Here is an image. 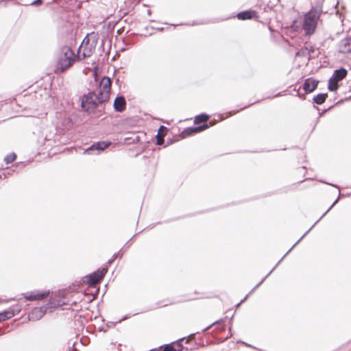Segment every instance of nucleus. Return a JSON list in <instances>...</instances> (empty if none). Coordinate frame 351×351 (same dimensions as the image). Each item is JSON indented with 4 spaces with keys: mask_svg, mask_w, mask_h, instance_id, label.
<instances>
[{
    "mask_svg": "<svg viewBox=\"0 0 351 351\" xmlns=\"http://www.w3.org/2000/svg\"><path fill=\"white\" fill-rule=\"evenodd\" d=\"M69 304V302L64 295H56L54 297L50 298L45 305L34 308L28 314V319L29 321H38L45 315L47 311L52 312L57 308Z\"/></svg>",
    "mask_w": 351,
    "mask_h": 351,
    "instance_id": "nucleus-1",
    "label": "nucleus"
},
{
    "mask_svg": "<svg viewBox=\"0 0 351 351\" xmlns=\"http://www.w3.org/2000/svg\"><path fill=\"white\" fill-rule=\"evenodd\" d=\"M323 3L319 1L315 7H313L304 17L302 23V29L304 34L311 36L315 32L317 27V20L322 13H327L328 11L324 12L322 10Z\"/></svg>",
    "mask_w": 351,
    "mask_h": 351,
    "instance_id": "nucleus-2",
    "label": "nucleus"
},
{
    "mask_svg": "<svg viewBox=\"0 0 351 351\" xmlns=\"http://www.w3.org/2000/svg\"><path fill=\"white\" fill-rule=\"evenodd\" d=\"M106 102L95 90H90L80 97L82 110L89 114L95 113L96 109Z\"/></svg>",
    "mask_w": 351,
    "mask_h": 351,
    "instance_id": "nucleus-3",
    "label": "nucleus"
},
{
    "mask_svg": "<svg viewBox=\"0 0 351 351\" xmlns=\"http://www.w3.org/2000/svg\"><path fill=\"white\" fill-rule=\"evenodd\" d=\"M75 59V53L71 47L67 45L62 46L57 58L55 71L56 73L64 72L73 65Z\"/></svg>",
    "mask_w": 351,
    "mask_h": 351,
    "instance_id": "nucleus-4",
    "label": "nucleus"
},
{
    "mask_svg": "<svg viewBox=\"0 0 351 351\" xmlns=\"http://www.w3.org/2000/svg\"><path fill=\"white\" fill-rule=\"evenodd\" d=\"M97 41L98 37L94 32L86 35L77 50L79 55L80 54L81 50H83L80 58L82 60L86 59L93 54Z\"/></svg>",
    "mask_w": 351,
    "mask_h": 351,
    "instance_id": "nucleus-5",
    "label": "nucleus"
},
{
    "mask_svg": "<svg viewBox=\"0 0 351 351\" xmlns=\"http://www.w3.org/2000/svg\"><path fill=\"white\" fill-rule=\"evenodd\" d=\"M216 123V120H212L209 121V123H203L200 125L185 128L181 132V138H184L202 132L203 131L215 125Z\"/></svg>",
    "mask_w": 351,
    "mask_h": 351,
    "instance_id": "nucleus-6",
    "label": "nucleus"
},
{
    "mask_svg": "<svg viewBox=\"0 0 351 351\" xmlns=\"http://www.w3.org/2000/svg\"><path fill=\"white\" fill-rule=\"evenodd\" d=\"M111 84V78L107 75L103 76L98 84V93L97 94L99 95V97H101L106 101H108L110 99Z\"/></svg>",
    "mask_w": 351,
    "mask_h": 351,
    "instance_id": "nucleus-7",
    "label": "nucleus"
},
{
    "mask_svg": "<svg viewBox=\"0 0 351 351\" xmlns=\"http://www.w3.org/2000/svg\"><path fill=\"white\" fill-rule=\"evenodd\" d=\"M106 274V268L99 267L93 272L86 275L83 281L89 287L94 288L95 287V284L97 282L101 281L104 278Z\"/></svg>",
    "mask_w": 351,
    "mask_h": 351,
    "instance_id": "nucleus-8",
    "label": "nucleus"
},
{
    "mask_svg": "<svg viewBox=\"0 0 351 351\" xmlns=\"http://www.w3.org/2000/svg\"><path fill=\"white\" fill-rule=\"evenodd\" d=\"M111 144L108 141H101L93 143L84 150V154L98 155Z\"/></svg>",
    "mask_w": 351,
    "mask_h": 351,
    "instance_id": "nucleus-9",
    "label": "nucleus"
},
{
    "mask_svg": "<svg viewBox=\"0 0 351 351\" xmlns=\"http://www.w3.org/2000/svg\"><path fill=\"white\" fill-rule=\"evenodd\" d=\"M319 83V80L311 77L305 79L300 87L305 91V93H311L317 89Z\"/></svg>",
    "mask_w": 351,
    "mask_h": 351,
    "instance_id": "nucleus-10",
    "label": "nucleus"
},
{
    "mask_svg": "<svg viewBox=\"0 0 351 351\" xmlns=\"http://www.w3.org/2000/svg\"><path fill=\"white\" fill-rule=\"evenodd\" d=\"M21 309L18 305H14L0 312V322L8 320L21 312Z\"/></svg>",
    "mask_w": 351,
    "mask_h": 351,
    "instance_id": "nucleus-11",
    "label": "nucleus"
},
{
    "mask_svg": "<svg viewBox=\"0 0 351 351\" xmlns=\"http://www.w3.org/2000/svg\"><path fill=\"white\" fill-rule=\"evenodd\" d=\"M113 108L115 112H122L126 108V100L123 95L118 94L113 102Z\"/></svg>",
    "mask_w": 351,
    "mask_h": 351,
    "instance_id": "nucleus-12",
    "label": "nucleus"
},
{
    "mask_svg": "<svg viewBox=\"0 0 351 351\" xmlns=\"http://www.w3.org/2000/svg\"><path fill=\"white\" fill-rule=\"evenodd\" d=\"M338 51L340 53H351V37L347 36L339 43Z\"/></svg>",
    "mask_w": 351,
    "mask_h": 351,
    "instance_id": "nucleus-13",
    "label": "nucleus"
},
{
    "mask_svg": "<svg viewBox=\"0 0 351 351\" xmlns=\"http://www.w3.org/2000/svg\"><path fill=\"white\" fill-rule=\"evenodd\" d=\"M225 321L223 319H221L219 320H217V321H215L213 323H212L211 324H210L209 326H206V328H203L202 330H201V332H205L206 330H208L211 326H213L214 324H217V328H219V330L221 331H223L225 330L226 329V326H225V324H224ZM200 332L199 331H197L196 332H194V333H191L190 334L188 337L189 338H191V339H193L195 337V336L197 335V334H199Z\"/></svg>",
    "mask_w": 351,
    "mask_h": 351,
    "instance_id": "nucleus-14",
    "label": "nucleus"
},
{
    "mask_svg": "<svg viewBox=\"0 0 351 351\" xmlns=\"http://www.w3.org/2000/svg\"><path fill=\"white\" fill-rule=\"evenodd\" d=\"M256 14H257V12L255 10L249 9V10H245L241 11V12H238L236 14V17L239 20L245 21V20L253 19ZM232 17H235V16H232ZM229 18L230 17H228V19H229ZM230 18H232V16Z\"/></svg>",
    "mask_w": 351,
    "mask_h": 351,
    "instance_id": "nucleus-15",
    "label": "nucleus"
},
{
    "mask_svg": "<svg viewBox=\"0 0 351 351\" xmlns=\"http://www.w3.org/2000/svg\"><path fill=\"white\" fill-rule=\"evenodd\" d=\"M348 75V70L343 66L339 67V69H335L333 71L332 76L330 79H332L335 81H341L344 79Z\"/></svg>",
    "mask_w": 351,
    "mask_h": 351,
    "instance_id": "nucleus-16",
    "label": "nucleus"
},
{
    "mask_svg": "<svg viewBox=\"0 0 351 351\" xmlns=\"http://www.w3.org/2000/svg\"><path fill=\"white\" fill-rule=\"evenodd\" d=\"M327 97H328L327 93H319L317 94L316 95H314L311 101L313 104L322 105L326 101Z\"/></svg>",
    "mask_w": 351,
    "mask_h": 351,
    "instance_id": "nucleus-17",
    "label": "nucleus"
},
{
    "mask_svg": "<svg viewBox=\"0 0 351 351\" xmlns=\"http://www.w3.org/2000/svg\"><path fill=\"white\" fill-rule=\"evenodd\" d=\"M35 301L40 300L47 298L50 294L49 290H34Z\"/></svg>",
    "mask_w": 351,
    "mask_h": 351,
    "instance_id": "nucleus-18",
    "label": "nucleus"
},
{
    "mask_svg": "<svg viewBox=\"0 0 351 351\" xmlns=\"http://www.w3.org/2000/svg\"><path fill=\"white\" fill-rule=\"evenodd\" d=\"M219 21L218 20L213 21L210 19H203L200 21H194L192 23H180V25H206L210 23H215Z\"/></svg>",
    "mask_w": 351,
    "mask_h": 351,
    "instance_id": "nucleus-19",
    "label": "nucleus"
},
{
    "mask_svg": "<svg viewBox=\"0 0 351 351\" xmlns=\"http://www.w3.org/2000/svg\"><path fill=\"white\" fill-rule=\"evenodd\" d=\"M328 90L330 92H336L339 88V84L337 83V81H335L332 79H328Z\"/></svg>",
    "mask_w": 351,
    "mask_h": 351,
    "instance_id": "nucleus-20",
    "label": "nucleus"
},
{
    "mask_svg": "<svg viewBox=\"0 0 351 351\" xmlns=\"http://www.w3.org/2000/svg\"><path fill=\"white\" fill-rule=\"evenodd\" d=\"M209 117V114L204 112L197 114L194 118V123L196 124L199 122L207 123L206 121Z\"/></svg>",
    "mask_w": 351,
    "mask_h": 351,
    "instance_id": "nucleus-21",
    "label": "nucleus"
},
{
    "mask_svg": "<svg viewBox=\"0 0 351 351\" xmlns=\"http://www.w3.org/2000/svg\"><path fill=\"white\" fill-rule=\"evenodd\" d=\"M120 250L118 252L114 253L112 256L106 263L104 267L102 268H106V271H108V267L112 263V262L117 258V257L119 256L120 258L122 257L123 253L121 252Z\"/></svg>",
    "mask_w": 351,
    "mask_h": 351,
    "instance_id": "nucleus-22",
    "label": "nucleus"
},
{
    "mask_svg": "<svg viewBox=\"0 0 351 351\" xmlns=\"http://www.w3.org/2000/svg\"><path fill=\"white\" fill-rule=\"evenodd\" d=\"M314 108H316L319 111V117L317 118L316 123H315V125L313 126L312 131L315 130L316 124L319 121V118L321 117H322L326 112L334 108V106H330L328 108L322 110V112H320V109L318 107H316L315 106H314Z\"/></svg>",
    "mask_w": 351,
    "mask_h": 351,
    "instance_id": "nucleus-23",
    "label": "nucleus"
},
{
    "mask_svg": "<svg viewBox=\"0 0 351 351\" xmlns=\"http://www.w3.org/2000/svg\"><path fill=\"white\" fill-rule=\"evenodd\" d=\"M186 337L180 338L178 340H176L173 343H175L174 346L176 347V350H180V351H189V348L186 347H184L182 343H181L182 341H183Z\"/></svg>",
    "mask_w": 351,
    "mask_h": 351,
    "instance_id": "nucleus-24",
    "label": "nucleus"
},
{
    "mask_svg": "<svg viewBox=\"0 0 351 351\" xmlns=\"http://www.w3.org/2000/svg\"><path fill=\"white\" fill-rule=\"evenodd\" d=\"M260 101H261V100H257V101H254V102L250 103V104H247V105H246V106H243V108H240L239 110H233V111H229V112H228L227 113L228 114V116H229V117L232 116V115H234V114H237V113H238V112H241V110H245V109H246V108H249V107L252 106V105H254V104H256V103L260 102Z\"/></svg>",
    "mask_w": 351,
    "mask_h": 351,
    "instance_id": "nucleus-25",
    "label": "nucleus"
},
{
    "mask_svg": "<svg viewBox=\"0 0 351 351\" xmlns=\"http://www.w3.org/2000/svg\"><path fill=\"white\" fill-rule=\"evenodd\" d=\"M16 154L14 152H12L6 155L4 158V162L8 165L13 162L16 159Z\"/></svg>",
    "mask_w": 351,
    "mask_h": 351,
    "instance_id": "nucleus-26",
    "label": "nucleus"
},
{
    "mask_svg": "<svg viewBox=\"0 0 351 351\" xmlns=\"http://www.w3.org/2000/svg\"><path fill=\"white\" fill-rule=\"evenodd\" d=\"M25 301L33 302L35 301L34 291H28L22 293Z\"/></svg>",
    "mask_w": 351,
    "mask_h": 351,
    "instance_id": "nucleus-27",
    "label": "nucleus"
},
{
    "mask_svg": "<svg viewBox=\"0 0 351 351\" xmlns=\"http://www.w3.org/2000/svg\"><path fill=\"white\" fill-rule=\"evenodd\" d=\"M165 134H160L158 132L156 136V144L158 145H162L165 143Z\"/></svg>",
    "mask_w": 351,
    "mask_h": 351,
    "instance_id": "nucleus-28",
    "label": "nucleus"
},
{
    "mask_svg": "<svg viewBox=\"0 0 351 351\" xmlns=\"http://www.w3.org/2000/svg\"><path fill=\"white\" fill-rule=\"evenodd\" d=\"M308 55V47H302L298 50L295 53L296 57H305Z\"/></svg>",
    "mask_w": 351,
    "mask_h": 351,
    "instance_id": "nucleus-29",
    "label": "nucleus"
},
{
    "mask_svg": "<svg viewBox=\"0 0 351 351\" xmlns=\"http://www.w3.org/2000/svg\"><path fill=\"white\" fill-rule=\"evenodd\" d=\"M162 346L164 347L162 351H180V350H176V347L173 345V343L165 344Z\"/></svg>",
    "mask_w": 351,
    "mask_h": 351,
    "instance_id": "nucleus-30",
    "label": "nucleus"
},
{
    "mask_svg": "<svg viewBox=\"0 0 351 351\" xmlns=\"http://www.w3.org/2000/svg\"><path fill=\"white\" fill-rule=\"evenodd\" d=\"M180 139H182L181 136L180 138L176 137V136H173L172 138H167V143L165 145H163V147H166L167 146H169V145L173 144L174 143L178 141Z\"/></svg>",
    "mask_w": 351,
    "mask_h": 351,
    "instance_id": "nucleus-31",
    "label": "nucleus"
},
{
    "mask_svg": "<svg viewBox=\"0 0 351 351\" xmlns=\"http://www.w3.org/2000/svg\"><path fill=\"white\" fill-rule=\"evenodd\" d=\"M272 273V271H270L255 287L249 292V293H252L254 291H255L259 286H261L263 282L269 277V276Z\"/></svg>",
    "mask_w": 351,
    "mask_h": 351,
    "instance_id": "nucleus-32",
    "label": "nucleus"
},
{
    "mask_svg": "<svg viewBox=\"0 0 351 351\" xmlns=\"http://www.w3.org/2000/svg\"><path fill=\"white\" fill-rule=\"evenodd\" d=\"M272 273V271H270L255 287L249 292V293H252L254 291H255L259 286H261L263 282L269 277V276Z\"/></svg>",
    "mask_w": 351,
    "mask_h": 351,
    "instance_id": "nucleus-33",
    "label": "nucleus"
},
{
    "mask_svg": "<svg viewBox=\"0 0 351 351\" xmlns=\"http://www.w3.org/2000/svg\"><path fill=\"white\" fill-rule=\"evenodd\" d=\"M272 273V271H270L255 287L249 292V293H252L254 291H255L259 286H261L263 282L269 277V276Z\"/></svg>",
    "mask_w": 351,
    "mask_h": 351,
    "instance_id": "nucleus-34",
    "label": "nucleus"
},
{
    "mask_svg": "<svg viewBox=\"0 0 351 351\" xmlns=\"http://www.w3.org/2000/svg\"><path fill=\"white\" fill-rule=\"evenodd\" d=\"M339 195H340V193H339ZM339 196H338V197L333 202V203L332 204V205L327 209V210L322 214V215L321 216V218H323L326 214L327 213H328L331 209L336 204H337V202H339Z\"/></svg>",
    "mask_w": 351,
    "mask_h": 351,
    "instance_id": "nucleus-35",
    "label": "nucleus"
},
{
    "mask_svg": "<svg viewBox=\"0 0 351 351\" xmlns=\"http://www.w3.org/2000/svg\"><path fill=\"white\" fill-rule=\"evenodd\" d=\"M306 94L307 93H305V92L303 93H301L299 92V93H298L296 94L291 93V95H295V96L299 97L302 100H305L306 99Z\"/></svg>",
    "mask_w": 351,
    "mask_h": 351,
    "instance_id": "nucleus-36",
    "label": "nucleus"
},
{
    "mask_svg": "<svg viewBox=\"0 0 351 351\" xmlns=\"http://www.w3.org/2000/svg\"><path fill=\"white\" fill-rule=\"evenodd\" d=\"M322 218H321V217L311 226V228L307 230L304 234L303 235H304V237H306L309 232L315 226V225L322 219Z\"/></svg>",
    "mask_w": 351,
    "mask_h": 351,
    "instance_id": "nucleus-37",
    "label": "nucleus"
},
{
    "mask_svg": "<svg viewBox=\"0 0 351 351\" xmlns=\"http://www.w3.org/2000/svg\"><path fill=\"white\" fill-rule=\"evenodd\" d=\"M43 1L44 0H34L31 3V5L34 6H39L43 4Z\"/></svg>",
    "mask_w": 351,
    "mask_h": 351,
    "instance_id": "nucleus-38",
    "label": "nucleus"
},
{
    "mask_svg": "<svg viewBox=\"0 0 351 351\" xmlns=\"http://www.w3.org/2000/svg\"><path fill=\"white\" fill-rule=\"evenodd\" d=\"M134 138H132L133 143H139L141 141V136L139 135H136V134H133Z\"/></svg>",
    "mask_w": 351,
    "mask_h": 351,
    "instance_id": "nucleus-39",
    "label": "nucleus"
},
{
    "mask_svg": "<svg viewBox=\"0 0 351 351\" xmlns=\"http://www.w3.org/2000/svg\"><path fill=\"white\" fill-rule=\"evenodd\" d=\"M132 138H134V136H128V137H125L124 138V141L125 143H128V144H131L132 143Z\"/></svg>",
    "mask_w": 351,
    "mask_h": 351,
    "instance_id": "nucleus-40",
    "label": "nucleus"
},
{
    "mask_svg": "<svg viewBox=\"0 0 351 351\" xmlns=\"http://www.w3.org/2000/svg\"><path fill=\"white\" fill-rule=\"evenodd\" d=\"M287 252L280 259V261L276 263V265L274 267V268L271 270L272 272L276 269V268L279 265V264L283 261V259L287 256Z\"/></svg>",
    "mask_w": 351,
    "mask_h": 351,
    "instance_id": "nucleus-41",
    "label": "nucleus"
},
{
    "mask_svg": "<svg viewBox=\"0 0 351 351\" xmlns=\"http://www.w3.org/2000/svg\"><path fill=\"white\" fill-rule=\"evenodd\" d=\"M287 252L280 259V261L276 263V265L274 267V268L271 270L272 272L276 269V268L279 265V264L283 261V259L287 256Z\"/></svg>",
    "mask_w": 351,
    "mask_h": 351,
    "instance_id": "nucleus-42",
    "label": "nucleus"
},
{
    "mask_svg": "<svg viewBox=\"0 0 351 351\" xmlns=\"http://www.w3.org/2000/svg\"><path fill=\"white\" fill-rule=\"evenodd\" d=\"M287 252L280 259V261L276 263V265L274 267V268L271 270L272 272L276 269V268L279 265V264L283 261V259L287 256Z\"/></svg>",
    "mask_w": 351,
    "mask_h": 351,
    "instance_id": "nucleus-43",
    "label": "nucleus"
},
{
    "mask_svg": "<svg viewBox=\"0 0 351 351\" xmlns=\"http://www.w3.org/2000/svg\"><path fill=\"white\" fill-rule=\"evenodd\" d=\"M117 322H108L107 324H106V326L107 328H113L116 326V324H117Z\"/></svg>",
    "mask_w": 351,
    "mask_h": 351,
    "instance_id": "nucleus-44",
    "label": "nucleus"
},
{
    "mask_svg": "<svg viewBox=\"0 0 351 351\" xmlns=\"http://www.w3.org/2000/svg\"><path fill=\"white\" fill-rule=\"evenodd\" d=\"M319 182H322V183H324V184H328V185L332 186H333V187L337 188V189H339V186L337 184H333V183L328 182L324 181V180H321Z\"/></svg>",
    "mask_w": 351,
    "mask_h": 351,
    "instance_id": "nucleus-45",
    "label": "nucleus"
},
{
    "mask_svg": "<svg viewBox=\"0 0 351 351\" xmlns=\"http://www.w3.org/2000/svg\"><path fill=\"white\" fill-rule=\"evenodd\" d=\"M232 335V331H231V326L229 328V330H228V336L226 337H225L224 339H223L221 342H224L225 341H226L228 338H230L231 336Z\"/></svg>",
    "mask_w": 351,
    "mask_h": 351,
    "instance_id": "nucleus-46",
    "label": "nucleus"
},
{
    "mask_svg": "<svg viewBox=\"0 0 351 351\" xmlns=\"http://www.w3.org/2000/svg\"><path fill=\"white\" fill-rule=\"evenodd\" d=\"M14 171V169H8L6 172L3 173V178H5L8 175H10Z\"/></svg>",
    "mask_w": 351,
    "mask_h": 351,
    "instance_id": "nucleus-47",
    "label": "nucleus"
},
{
    "mask_svg": "<svg viewBox=\"0 0 351 351\" xmlns=\"http://www.w3.org/2000/svg\"><path fill=\"white\" fill-rule=\"evenodd\" d=\"M300 242V240L298 239L293 245L292 247L287 252V254H289L291 251Z\"/></svg>",
    "mask_w": 351,
    "mask_h": 351,
    "instance_id": "nucleus-48",
    "label": "nucleus"
},
{
    "mask_svg": "<svg viewBox=\"0 0 351 351\" xmlns=\"http://www.w3.org/2000/svg\"><path fill=\"white\" fill-rule=\"evenodd\" d=\"M131 317V315L130 314H127L125 315H124L123 317H121V319H119L117 322L120 323L122 321L128 319V318H130Z\"/></svg>",
    "mask_w": 351,
    "mask_h": 351,
    "instance_id": "nucleus-49",
    "label": "nucleus"
},
{
    "mask_svg": "<svg viewBox=\"0 0 351 351\" xmlns=\"http://www.w3.org/2000/svg\"><path fill=\"white\" fill-rule=\"evenodd\" d=\"M315 52V47L313 46H311L309 48H308V54H311Z\"/></svg>",
    "mask_w": 351,
    "mask_h": 351,
    "instance_id": "nucleus-50",
    "label": "nucleus"
},
{
    "mask_svg": "<svg viewBox=\"0 0 351 351\" xmlns=\"http://www.w3.org/2000/svg\"><path fill=\"white\" fill-rule=\"evenodd\" d=\"M162 130H164V131L167 132L168 130V128L166 126L160 125L158 132L160 133V131H162Z\"/></svg>",
    "mask_w": 351,
    "mask_h": 351,
    "instance_id": "nucleus-51",
    "label": "nucleus"
},
{
    "mask_svg": "<svg viewBox=\"0 0 351 351\" xmlns=\"http://www.w3.org/2000/svg\"><path fill=\"white\" fill-rule=\"evenodd\" d=\"M301 88H302V87H300V86L298 88H297V86H296V84H295V85L294 86L293 89V92H295V94H296V93H299V90H300Z\"/></svg>",
    "mask_w": 351,
    "mask_h": 351,
    "instance_id": "nucleus-52",
    "label": "nucleus"
},
{
    "mask_svg": "<svg viewBox=\"0 0 351 351\" xmlns=\"http://www.w3.org/2000/svg\"><path fill=\"white\" fill-rule=\"evenodd\" d=\"M282 95V92H279L277 94L274 95V96H271V97L269 96L267 98H268V99L274 98V97H277L281 96Z\"/></svg>",
    "mask_w": 351,
    "mask_h": 351,
    "instance_id": "nucleus-53",
    "label": "nucleus"
},
{
    "mask_svg": "<svg viewBox=\"0 0 351 351\" xmlns=\"http://www.w3.org/2000/svg\"><path fill=\"white\" fill-rule=\"evenodd\" d=\"M98 330H99V331L103 332H107V330L106 328H104L103 326H99L98 328Z\"/></svg>",
    "mask_w": 351,
    "mask_h": 351,
    "instance_id": "nucleus-54",
    "label": "nucleus"
},
{
    "mask_svg": "<svg viewBox=\"0 0 351 351\" xmlns=\"http://www.w3.org/2000/svg\"><path fill=\"white\" fill-rule=\"evenodd\" d=\"M343 101H344L343 99H340L338 101H337L333 106H339V104H342L343 102Z\"/></svg>",
    "mask_w": 351,
    "mask_h": 351,
    "instance_id": "nucleus-55",
    "label": "nucleus"
},
{
    "mask_svg": "<svg viewBox=\"0 0 351 351\" xmlns=\"http://www.w3.org/2000/svg\"><path fill=\"white\" fill-rule=\"evenodd\" d=\"M250 294V293H247V295H245V297H244V298H243L240 301V302H241V303H243V302H245V300L247 298V297H248V295H249Z\"/></svg>",
    "mask_w": 351,
    "mask_h": 351,
    "instance_id": "nucleus-56",
    "label": "nucleus"
},
{
    "mask_svg": "<svg viewBox=\"0 0 351 351\" xmlns=\"http://www.w3.org/2000/svg\"><path fill=\"white\" fill-rule=\"evenodd\" d=\"M195 344H197V345H198L199 346H201V347L205 346V345H204V343L203 342L198 343L197 342H195Z\"/></svg>",
    "mask_w": 351,
    "mask_h": 351,
    "instance_id": "nucleus-57",
    "label": "nucleus"
},
{
    "mask_svg": "<svg viewBox=\"0 0 351 351\" xmlns=\"http://www.w3.org/2000/svg\"><path fill=\"white\" fill-rule=\"evenodd\" d=\"M343 197H349V196H351V192L350 193H347L346 194H343L342 195Z\"/></svg>",
    "mask_w": 351,
    "mask_h": 351,
    "instance_id": "nucleus-58",
    "label": "nucleus"
},
{
    "mask_svg": "<svg viewBox=\"0 0 351 351\" xmlns=\"http://www.w3.org/2000/svg\"><path fill=\"white\" fill-rule=\"evenodd\" d=\"M338 5V1H337L335 5V13L337 14L339 12V10L337 9V6Z\"/></svg>",
    "mask_w": 351,
    "mask_h": 351,
    "instance_id": "nucleus-59",
    "label": "nucleus"
},
{
    "mask_svg": "<svg viewBox=\"0 0 351 351\" xmlns=\"http://www.w3.org/2000/svg\"><path fill=\"white\" fill-rule=\"evenodd\" d=\"M276 193L275 192H271V193H269L267 195H263V197H267V196H270L273 194H275Z\"/></svg>",
    "mask_w": 351,
    "mask_h": 351,
    "instance_id": "nucleus-60",
    "label": "nucleus"
},
{
    "mask_svg": "<svg viewBox=\"0 0 351 351\" xmlns=\"http://www.w3.org/2000/svg\"><path fill=\"white\" fill-rule=\"evenodd\" d=\"M158 31L159 32H162L164 30V27H157L156 28Z\"/></svg>",
    "mask_w": 351,
    "mask_h": 351,
    "instance_id": "nucleus-61",
    "label": "nucleus"
},
{
    "mask_svg": "<svg viewBox=\"0 0 351 351\" xmlns=\"http://www.w3.org/2000/svg\"><path fill=\"white\" fill-rule=\"evenodd\" d=\"M147 15L150 16L152 14V10H147Z\"/></svg>",
    "mask_w": 351,
    "mask_h": 351,
    "instance_id": "nucleus-62",
    "label": "nucleus"
},
{
    "mask_svg": "<svg viewBox=\"0 0 351 351\" xmlns=\"http://www.w3.org/2000/svg\"><path fill=\"white\" fill-rule=\"evenodd\" d=\"M233 316H234V315H232V316L230 317V325H231V326H232V319H233Z\"/></svg>",
    "mask_w": 351,
    "mask_h": 351,
    "instance_id": "nucleus-63",
    "label": "nucleus"
},
{
    "mask_svg": "<svg viewBox=\"0 0 351 351\" xmlns=\"http://www.w3.org/2000/svg\"><path fill=\"white\" fill-rule=\"evenodd\" d=\"M350 99H351V95H350V96H349L348 97H346V98L345 99V100L348 101V100H350Z\"/></svg>",
    "mask_w": 351,
    "mask_h": 351,
    "instance_id": "nucleus-64",
    "label": "nucleus"
}]
</instances>
